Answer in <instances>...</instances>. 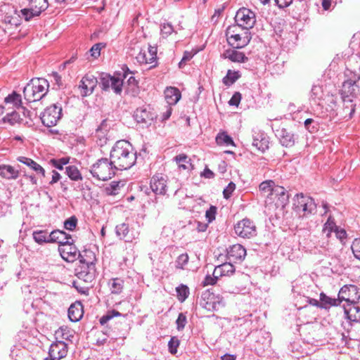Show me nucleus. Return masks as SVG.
<instances>
[{
  "label": "nucleus",
  "mask_w": 360,
  "mask_h": 360,
  "mask_svg": "<svg viewBox=\"0 0 360 360\" xmlns=\"http://www.w3.org/2000/svg\"><path fill=\"white\" fill-rule=\"evenodd\" d=\"M110 158L115 169H130L136 161V151L127 141H117L110 151Z\"/></svg>",
  "instance_id": "obj_1"
},
{
  "label": "nucleus",
  "mask_w": 360,
  "mask_h": 360,
  "mask_svg": "<svg viewBox=\"0 0 360 360\" xmlns=\"http://www.w3.org/2000/svg\"><path fill=\"white\" fill-rule=\"evenodd\" d=\"M49 84L44 78H34L23 89L24 98L29 103L44 98L49 91Z\"/></svg>",
  "instance_id": "obj_2"
},
{
  "label": "nucleus",
  "mask_w": 360,
  "mask_h": 360,
  "mask_svg": "<svg viewBox=\"0 0 360 360\" xmlns=\"http://www.w3.org/2000/svg\"><path fill=\"white\" fill-rule=\"evenodd\" d=\"M345 75L346 79L342 82V88L339 91L340 98L356 99L360 75L350 70H347Z\"/></svg>",
  "instance_id": "obj_3"
},
{
  "label": "nucleus",
  "mask_w": 360,
  "mask_h": 360,
  "mask_svg": "<svg viewBox=\"0 0 360 360\" xmlns=\"http://www.w3.org/2000/svg\"><path fill=\"white\" fill-rule=\"evenodd\" d=\"M115 168L112 161L108 158H101L94 163L90 169L92 176L101 181H107L111 179L115 174Z\"/></svg>",
  "instance_id": "obj_4"
},
{
  "label": "nucleus",
  "mask_w": 360,
  "mask_h": 360,
  "mask_svg": "<svg viewBox=\"0 0 360 360\" xmlns=\"http://www.w3.org/2000/svg\"><path fill=\"white\" fill-rule=\"evenodd\" d=\"M236 25L229 26L226 31V37L229 45L235 49H243L246 46L252 39L251 33L249 31H245L243 35L235 33Z\"/></svg>",
  "instance_id": "obj_5"
},
{
  "label": "nucleus",
  "mask_w": 360,
  "mask_h": 360,
  "mask_svg": "<svg viewBox=\"0 0 360 360\" xmlns=\"http://www.w3.org/2000/svg\"><path fill=\"white\" fill-rule=\"evenodd\" d=\"M139 229L140 225L138 222L131 224L124 222L116 226L115 233L120 239L131 243L139 238L140 235Z\"/></svg>",
  "instance_id": "obj_6"
},
{
  "label": "nucleus",
  "mask_w": 360,
  "mask_h": 360,
  "mask_svg": "<svg viewBox=\"0 0 360 360\" xmlns=\"http://www.w3.org/2000/svg\"><path fill=\"white\" fill-rule=\"evenodd\" d=\"M48 6L47 0H30L29 8L21 9L20 16L23 18L25 21H30L33 18L39 16Z\"/></svg>",
  "instance_id": "obj_7"
},
{
  "label": "nucleus",
  "mask_w": 360,
  "mask_h": 360,
  "mask_svg": "<svg viewBox=\"0 0 360 360\" xmlns=\"http://www.w3.org/2000/svg\"><path fill=\"white\" fill-rule=\"evenodd\" d=\"M356 108V99L341 98V101L336 108V115L340 120L348 121L354 117Z\"/></svg>",
  "instance_id": "obj_8"
},
{
  "label": "nucleus",
  "mask_w": 360,
  "mask_h": 360,
  "mask_svg": "<svg viewBox=\"0 0 360 360\" xmlns=\"http://www.w3.org/2000/svg\"><path fill=\"white\" fill-rule=\"evenodd\" d=\"M62 110L61 105L58 104L47 107L40 117L43 124L47 127L56 125L62 117Z\"/></svg>",
  "instance_id": "obj_9"
},
{
  "label": "nucleus",
  "mask_w": 360,
  "mask_h": 360,
  "mask_svg": "<svg viewBox=\"0 0 360 360\" xmlns=\"http://www.w3.org/2000/svg\"><path fill=\"white\" fill-rule=\"evenodd\" d=\"M200 304L208 311H217L224 306L222 297L214 295L210 290L202 293Z\"/></svg>",
  "instance_id": "obj_10"
},
{
  "label": "nucleus",
  "mask_w": 360,
  "mask_h": 360,
  "mask_svg": "<svg viewBox=\"0 0 360 360\" xmlns=\"http://www.w3.org/2000/svg\"><path fill=\"white\" fill-rule=\"evenodd\" d=\"M235 21L237 27H241L248 31L255 25V13L248 8H241L236 12Z\"/></svg>",
  "instance_id": "obj_11"
},
{
  "label": "nucleus",
  "mask_w": 360,
  "mask_h": 360,
  "mask_svg": "<svg viewBox=\"0 0 360 360\" xmlns=\"http://www.w3.org/2000/svg\"><path fill=\"white\" fill-rule=\"evenodd\" d=\"M99 84L103 91H108L111 88L116 94L120 95L122 91L123 79L102 73Z\"/></svg>",
  "instance_id": "obj_12"
},
{
  "label": "nucleus",
  "mask_w": 360,
  "mask_h": 360,
  "mask_svg": "<svg viewBox=\"0 0 360 360\" xmlns=\"http://www.w3.org/2000/svg\"><path fill=\"white\" fill-rule=\"evenodd\" d=\"M236 235L243 238H250L257 235V229L253 221L244 219L234 226Z\"/></svg>",
  "instance_id": "obj_13"
},
{
  "label": "nucleus",
  "mask_w": 360,
  "mask_h": 360,
  "mask_svg": "<svg viewBox=\"0 0 360 360\" xmlns=\"http://www.w3.org/2000/svg\"><path fill=\"white\" fill-rule=\"evenodd\" d=\"M340 302H347V304H356L360 299L359 288L354 285H345L342 287L338 293Z\"/></svg>",
  "instance_id": "obj_14"
},
{
  "label": "nucleus",
  "mask_w": 360,
  "mask_h": 360,
  "mask_svg": "<svg viewBox=\"0 0 360 360\" xmlns=\"http://www.w3.org/2000/svg\"><path fill=\"white\" fill-rule=\"evenodd\" d=\"M58 251L61 257L68 262L76 261L79 257V251L73 244V240H66L65 243L59 245Z\"/></svg>",
  "instance_id": "obj_15"
},
{
  "label": "nucleus",
  "mask_w": 360,
  "mask_h": 360,
  "mask_svg": "<svg viewBox=\"0 0 360 360\" xmlns=\"http://www.w3.org/2000/svg\"><path fill=\"white\" fill-rule=\"evenodd\" d=\"M75 276L85 283H91L96 278V266L79 264L75 269Z\"/></svg>",
  "instance_id": "obj_16"
},
{
  "label": "nucleus",
  "mask_w": 360,
  "mask_h": 360,
  "mask_svg": "<svg viewBox=\"0 0 360 360\" xmlns=\"http://www.w3.org/2000/svg\"><path fill=\"white\" fill-rule=\"evenodd\" d=\"M98 81L92 75H86L79 82L78 89L81 96L86 97L91 95L97 85Z\"/></svg>",
  "instance_id": "obj_17"
},
{
  "label": "nucleus",
  "mask_w": 360,
  "mask_h": 360,
  "mask_svg": "<svg viewBox=\"0 0 360 360\" xmlns=\"http://www.w3.org/2000/svg\"><path fill=\"white\" fill-rule=\"evenodd\" d=\"M134 117L138 123L148 127L151 125L156 115L146 108H139L134 111Z\"/></svg>",
  "instance_id": "obj_18"
},
{
  "label": "nucleus",
  "mask_w": 360,
  "mask_h": 360,
  "mask_svg": "<svg viewBox=\"0 0 360 360\" xmlns=\"http://www.w3.org/2000/svg\"><path fill=\"white\" fill-rule=\"evenodd\" d=\"M245 256L246 250L240 244L233 245L227 249L226 257L230 262H241L245 259Z\"/></svg>",
  "instance_id": "obj_19"
},
{
  "label": "nucleus",
  "mask_w": 360,
  "mask_h": 360,
  "mask_svg": "<svg viewBox=\"0 0 360 360\" xmlns=\"http://www.w3.org/2000/svg\"><path fill=\"white\" fill-rule=\"evenodd\" d=\"M275 134L283 146L288 148L295 145V137L291 131L285 128L278 129L276 130Z\"/></svg>",
  "instance_id": "obj_20"
},
{
  "label": "nucleus",
  "mask_w": 360,
  "mask_h": 360,
  "mask_svg": "<svg viewBox=\"0 0 360 360\" xmlns=\"http://www.w3.org/2000/svg\"><path fill=\"white\" fill-rule=\"evenodd\" d=\"M148 55L150 56L149 60H148L146 51L141 49L136 58L139 63L150 64V68L155 67L157 59V47L149 45Z\"/></svg>",
  "instance_id": "obj_21"
},
{
  "label": "nucleus",
  "mask_w": 360,
  "mask_h": 360,
  "mask_svg": "<svg viewBox=\"0 0 360 360\" xmlns=\"http://www.w3.org/2000/svg\"><path fill=\"white\" fill-rule=\"evenodd\" d=\"M269 138L264 131H253L252 145L259 150L264 152L269 148Z\"/></svg>",
  "instance_id": "obj_22"
},
{
  "label": "nucleus",
  "mask_w": 360,
  "mask_h": 360,
  "mask_svg": "<svg viewBox=\"0 0 360 360\" xmlns=\"http://www.w3.org/2000/svg\"><path fill=\"white\" fill-rule=\"evenodd\" d=\"M150 187L155 194L165 195L167 191V180L162 176L155 175L150 180Z\"/></svg>",
  "instance_id": "obj_23"
},
{
  "label": "nucleus",
  "mask_w": 360,
  "mask_h": 360,
  "mask_svg": "<svg viewBox=\"0 0 360 360\" xmlns=\"http://www.w3.org/2000/svg\"><path fill=\"white\" fill-rule=\"evenodd\" d=\"M345 318L352 323H360V307L356 304H347L344 306Z\"/></svg>",
  "instance_id": "obj_24"
},
{
  "label": "nucleus",
  "mask_w": 360,
  "mask_h": 360,
  "mask_svg": "<svg viewBox=\"0 0 360 360\" xmlns=\"http://www.w3.org/2000/svg\"><path fill=\"white\" fill-rule=\"evenodd\" d=\"M223 58H227L234 63H245L248 60V58L243 52L236 51L234 49L226 50L221 55Z\"/></svg>",
  "instance_id": "obj_25"
},
{
  "label": "nucleus",
  "mask_w": 360,
  "mask_h": 360,
  "mask_svg": "<svg viewBox=\"0 0 360 360\" xmlns=\"http://www.w3.org/2000/svg\"><path fill=\"white\" fill-rule=\"evenodd\" d=\"M181 96L180 91L176 87H167L165 91V100L169 105L177 103Z\"/></svg>",
  "instance_id": "obj_26"
},
{
  "label": "nucleus",
  "mask_w": 360,
  "mask_h": 360,
  "mask_svg": "<svg viewBox=\"0 0 360 360\" xmlns=\"http://www.w3.org/2000/svg\"><path fill=\"white\" fill-rule=\"evenodd\" d=\"M83 316V307L80 302H76L68 309V317L72 322L79 321Z\"/></svg>",
  "instance_id": "obj_27"
},
{
  "label": "nucleus",
  "mask_w": 360,
  "mask_h": 360,
  "mask_svg": "<svg viewBox=\"0 0 360 360\" xmlns=\"http://www.w3.org/2000/svg\"><path fill=\"white\" fill-rule=\"evenodd\" d=\"M0 176L8 180L16 179L19 176V169L11 165H1Z\"/></svg>",
  "instance_id": "obj_28"
},
{
  "label": "nucleus",
  "mask_w": 360,
  "mask_h": 360,
  "mask_svg": "<svg viewBox=\"0 0 360 360\" xmlns=\"http://www.w3.org/2000/svg\"><path fill=\"white\" fill-rule=\"evenodd\" d=\"M49 243H58L59 245L65 243L66 240L71 239V236L63 231L55 230L49 234Z\"/></svg>",
  "instance_id": "obj_29"
},
{
  "label": "nucleus",
  "mask_w": 360,
  "mask_h": 360,
  "mask_svg": "<svg viewBox=\"0 0 360 360\" xmlns=\"http://www.w3.org/2000/svg\"><path fill=\"white\" fill-rule=\"evenodd\" d=\"M77 259H79V264L96 266V258L95 253L90 250H84L79 252Z\"/></svg>",
  "instance_id": "obj_30"
},
{
  "label": "nucleus",
  "mask_w": 360,
  "mask_h": 360,
  "mask_svg": "<svg viewBox=\"0 0 360 360\" xmlns=\"http://www.w3.org/2000/svg\"><path fill=\"white\" fill-rule=\"evenodd\" d=\"M232 262H225L215 267L214 273L215 275L219 277L224 276H231L235 272V267L231 264Z\"/></svg>",
  "instance_id": "obj_31"
},
{
  "label": "nucleus",
  "mask_w": 360,
  "mask_h": 360,
  "mask_svg": "<svg viewBox=\"0 0 360 360\" xmlns=\"http://www.w3.org/2000/svg\"><path fill=\"white\" fill-rule=\"evenodd\" d=\"M18 160L35 171L37 174H41L42 176H45V170L44 168L33 160L26 157H19Z\"/></svg>",
  "instance_id": "obj_32"
},
{
  "label": "nucleus",
  "mask_w": 360,
  "mask_h": 360,
  "mask_svg": "<svg viewBox=\"0 0 360 360\" xmlns=\"http://www.w3.org/2000/svg\"><path fill=\"white\" fill-rule=\"evenodd\" d=\"M305 200H307V202L302 207L300 217H307L308 215L314 213L316 211V205L315 204L314 199L309 197L305 198Z\"/></svg>",
  "instance_id": "obj_33"
},
{
  "label": "nucleus",
  "mask_w": 360,
  "mask_h": 360,
  "mask_svg": "<svg viewBox=\"0 0 360 360\" xmlns=\"http://www.w3.org/2000/svg\"><path fill=\"white\" fill-rule=\"evenodd\" d=\"M241 75L239 71H233L229 70L226 76L222 79L223 84L226 86L233 84L240 77Z\"/></svg>",
  "instance_id": "obj_34"
},
{
  "label": "nucleus",
  "mask_w": 360,
  "mask_h": 360,
  "mask_svg": "<svg viewBox=\"0 0 360 360\" xmlns=\"http://www.w3.org/2000/svg\"><path fill=\"white\" fill-rule=\"evenodd\" d=\"M124 280L120 278H112L109 282L111 293L115 295L120 294L124 288Z\"/></svg>",
  "instance_id": "obj_35"
},
{
  "label": "nucleus",
  "mask_w": 360,
  "mask_h": 360,
  "mask_svg": "<svg viewBox=\"0 0 360 360\" xmlns=\"http://www.w3.org/2000/svg\"><path fill=\"white\" fill-rule=\"evenodd\" d=\"M320 301L321 302V308L325 309L330 306H338L341 303L339 297L338 299L331 298L323 292L320 294Z\"/></svg>",
  "instance_id": "obj_36"
},
{
  "label": "nucleus",
  "mask_w": 360,
  "mask_h": 360,
  "mask_svg": "<svg viewBox=\"0 0 360 360\" xmlns=\"http://www.w3.org/2000/svg\"><path fill=\"white\" fill-rule=\"evenodd\" d=\"M309 198L308 195H304L303 193L297 194L293 199V209L294 210L301 216L302 207L304 205L307 200L305 198Z\"/></svg>",
  "instance_id": "obj_37"
},
{
  "label": "nucleus",
  "mask_w": 360,
  "mask_h": 360,
  "mask_svg": "<svg viewBox=\"0 0 360 360\" xmlns=\"http://www.w3.org/2000/svg\"><path fill=\"white\" fill-rule=\"evenodd\" d=\"M274 194L278 197V200L283 206L285 205L288 202L289 195L285 188L283 186H276L274 188Z\"/></svg>",
  "instance_id": "obj_38"
},
{
  "label": "nucleus",
  "mask_w": 360,
  "mask_h": 360,
  "mask_svg": "<svg viewBox=\"0 0 360 360\" xmlns=\"http://www.w3.org/2000/svg\"><path fill=\"white\" fill-rule=\"evenodd\" d=\"M4 102L6 103H11L15 108H19L22 104L21 95L15 91H13L5 98Z\"/></svg>",
  "instance_id": "obj_39"
},
{
  "label": "nucleus",
  "mask_w": 360,
  "mask_h": 360,
  "mask_svg": "<svg viewBox=\"0 0 360 360\" xmlns=\"http://www.w3.org/2000/svg\"><path fill=\"white\" fill-rule=\"evenodd\" d=\"M216 142L218 145L235 146L232 138L225 131L217 134L216 136Z\"/></svg>",
  "instance_id": "obj_40"
},
{
  "label": "nucleus",
  "mask_w": 360,
  "mask_h": 360,
  "mask_svg": "<svg viewBox=\"0 0 360 360\" xmlns=\"http://www.w3.org/2000/svg\"><path fill=\"white\" fill-rule=\"evenodd\" d=\"M34 241L39 244L49 243V237L46 231H35L32 233Z\"/></svg>",
  "instance_id": "obj_41"
},
{
  "label": "nucleus",
  "mask_w": 360,
  "mask_h": 360,
  "mask_svg": "<svg viewBox=\"0 0 360 360\" xmlns=\"http://www.w3.org/2000/svg\"><path fill=\"white\" fill-rule=\"evenodd\" d=\"M65 172L69 178L73 181H79L82 179V174L78 168L75 165L68 166L65 168Z\"/></svg>",
  "instance_id": "obj_42"
},
{
  "label": "nucleus",
  "mask_w": 360,
  "mask_h": 360,
  "mask_svg": "<svg viewBox=\"0 0 360 360\" xmlns=\"http://www.w3.org/2000/svg\"><path fill=\"white\" fill-rule=\"evenodd\" d=\"M110 128V127L108 120H103L96 130V136H98L101 140L102 138H105Z\"/></svg>",
  "instance_id": "obj_43"
},
{
  "label": "nucleus",
  "mask_w": 360,
  "mask_h": 360,
  "mask_svg": "<svg viewBox=\"0 0 360 360\" xmlns=\"http://www.w3.org/2000/svg\"><path fill=\"white\" fill-rule=\"evenodd\" d=\"M176 292L177 293V297L179 301L183 302L189 295V288L187 285L181 284L176 288Z\"/></svg>",
  "instance_id": "obj_44"
},
{
  "label": "nucleus",
  "mask_w": 360,
  "mask_h": 360,
  "mask_svg": "<svg viewBox=\"0 0 360 360\" xmlns=\"http://www.w3.org/2000/svg\"><path fill=\"white\" fill-rule=\"evenodd\" d=\"M275 187H276L275 183L272 180L264 181L262 182L259 186V190L262 192H264V193H266L268 194H274Z\"/></svg>",
  "instance_id": "obj_45"
},
{
  "label": "nucleus",
  "mask_w": 360,
  "mask_h": 360,
  "mask_svg": "<svg viewBox=\"0 0 360 360\" xmlns=\"http://www.w3.org/2000/svg\"><path fill=\"white\" fill-rule=\"evenodd\" d=\"M336 226L333 219H332L331 217H329L327 221L324 224L323 228V233L326 234V237H330L331 233L335 232Z\"/></svg>",
  "instance_id": "obj_46"
},
{
  "label": "nucleus",
  "mask_w": 360,
  "mask_h": 360,
  "mask_svg": "<svg viewBox=\"0 0 360 360\" xmlns=\"http://www.w3.org/2000/svg\"><path fill=\"white\" fill-rule=\"evenodd\" d=\"M121 186H123V184L121 185L120 181H113L109 184V186L105 187V193L108 195H116Z\"/></svg>",
  "instance_id": "obj_47"
},
{
  "label": "nucleus",
  "mask_w": 360,
  "mask_h": 360,
  "mask_svg": "<svg viewBox=\"0 0 360 360\" xmlns=\"http://www.w3.org/2000/svg\"><path fill=\"white\" fill-rule=\"evenodd\" d=\"M138 82L134 77L131 76L127 80V86H126V92L135 94L138 91L137 88Z\"/></svg>",
  "instance_id": "obj_48"
},
{
  "label": "nucleus",
  "mask_w": 360,
  "mask_h": 360,
  "mask_svg": "<svg viewBox=\"0 0 360 360\" xmlns=\"http://www.w3.org/2000/svg\"><path fill=\"white\" fill-rule=\"evenodd\" d=\"M323 97V91L320 86H313L311 90L310 98L315 103Z\"/></svg>",
  "instance_id": "obj_49"
},
{
  "label": "nucleus",
  "mask_w": 360,
  "mask_h": 360,
  "mask_svg": "<svg viewBox=\"0 0 360 360\" xmlns=\"http://www.w3.org/2000/svg\"><path fill=\"white\" fill-rule=\"evenodd\" d=\"M175 160L179 165V168H182L183 169H186L188 168L187 164L189 163L190 159L186 155L180 154L175 157Z\"/></svg>",
  "instance_id": "obj_50"
},
{
  "label": "nucleus",
  "mask_w": 360,
  "mask_h": 360,
  "mask_svg": "<svg viewBox=\"0 0 360 360\" xmlns=\"http://www.w3.org/2000/svg\"><path fill=\"white\" fill-rule=\"evenodd\" d=\"M20 120V115L18 112L13 111L11 113H8L4 118L3 121L4 122H8L11 124H14L16 122H18Z\"/></svg>",
  "instance_id": "obj_51"
},
{
  "label": "nucleus",
  "mask_w": 360,
  "mask_h": 360,
  "mask_svg": "<svg viewBox=\"0 0 360 360\" xmlns=\"http://www.w3.org/2000/svg\"><path fill=\"white\" fill-rule=\"evenodd\" d=\"M122 316V314L116 310H112L107 312L106 314L103 316L100 319V323L101 325L105 324L109 320L112 319L113 317L115 316Z\"/></svg>",
  "instance_id": "obj_52"
},
{
  "label": "nucleus",
  "mask_w": 360,
  "mask_h": 360,
  "mask_svg": "<svg viewBox=\"0 0 360 360\" xmlns=\"http://www.w3.org/2000/svg\"><path fill=\"white\" fill-rule=\"evenodd\" d=\"M69 160L70 158H62L58 160L52 159L50 162L54 167L59 170H62L63 169V166L67 165L69 162Z\"/></svg>",
  "instance_id": "obj_53"
},
{
  "label": "nucleus",
  "mask_w": 360,
  "mask_h": 360,
  "mask_svg": "<svg viewBox=\"0 0 360 360\" xmlns=\"http://www.w3.org/2000/svg\"><path fill=\"white\" fill-rule=\"evenodd\" d=\"M77 218L72 216L64 221V228L68 231H73L77 226Z\"/></svg>",
  "instance_id": "obj_54"
},
{
  "label": "nucleus",
  "mask_w": 360,
  "mask_h": 360,
  "mask_svg": "<svg viewBox=\"0 0 360 360\" xmlns=\"http://www.w3.org/2000/svg\"><path fill=\"white\" fill-rule=\"evenodd\" d=\"M105 46V43L95 44L89 50L91 56L94 58H97L101 55V50L103 48H104Z\"/></svg>",
  "instance_id": "obj_55"
},
{
  "label": "nucleus",
  "mask_w": 360,
  "mask_h": 360,
  "mask_svg": "<svg viewBox=\"0 0 360 360\" xmlns=\"http://www.w3.org/2000/svg\"><path fill=\"white\" fill-rule=\"evenodd\" d=\"M188 255L186 253L180 255L176 260V267L183 269L184 266L188 262Z\"/></svg>",
  "instance_id": "obj_56"
},
{
  "label": "nucleus",
  "mask_w": 360,
  "mask_h": 360,
  "mask_svg": "<svg viewBox=\"0 0 360 360\" xmlns=\"http://www.w3.org/2000/svg\"><path fill=\"white\" fill-rule=\"evenodd\" d=\"M174 32L172 24L167 22L161 25L160 32L163 37H167Z\"/></svg>",
  "instance_id": "obj_57"
},
{
  "label": "nucleus",
  "mask_w": 360,
  "mask_h": 360,
  "mask_svg": "<svg viewBox=\"0 0 360 360\" xmlns=\"http://www.w3.org/2000/svg\"><path fill=\"white\" fill-rule=\"evenodd\" d=\"M351 248L355 258L360 260V238L354 240Z\"/></svg>",
  "instance_id": "obj_58"
},
{
  "label": "nucleus",
  "mask_w": 360,
  "mask_h": 360,
  "mask_svg": "<svg viewBox=\"0 0 360 360\" xmlns=\"http://www.w3.org/2000/svg\"><path fill=\"white\" fill-rule=\"evenodd\" d=\"M179 345V340L176 337H172L168 342L169 350L171 354H174L177 352Z\"/></svg>",
  "instance_id": "obj_59"
},
{
  "label": "nucleus",
  "mask_w": 360,
  "mask_h": 360,
  "mask_svg": "<svg viewBox=\"0 0 360 360\" xmlns=\"http://www.w3.org/2000/svg\"><path fill=\"white\" fill-rule=\"evenodd\" d=\"M219 276L215 275L214 271H213L212 276L207 275L202 282L203 286H207L209 285H214L217 283V279L219 278Z\"/></svg>",
  "instance_id": "obj_60"
},
{
  "label": "nucleus",
  "mask_w": 360,
  "mask_h": 360,
  "mask_svg": "<svg viewBox=\"0 0 360 360\" xmlns=\"http://www.w3.org/2000/svg\"><path fill=\"white\" fill-rule=\"evenodd\" d=\"M235 189L236 184L233 182L231 181L223 191L224 198L225 199H229L231 196Z\"/></svg>",
  "instance_id": "obj_61"
},
{
  "label": "nucleus",
  "mask_w": 360,
  "mask_h": 360,
  "mask_svg": "<svg viewBox=\"0 0 360 360\" xmlns=\"http://www.w3.org/2000/svg\"><path fill=\"white\" fill-rule=\"evenodd\" d=\"M186 322V316L183 313H180L176 321L177 330H182L184 328Z\"/></svg>",
  "instance_id": "obj_62"
},
{
  "label": "nucleus",
  "mask_w": 360,
  "mask_h": 360,
  "mask_svg": "<svg viewBox=\"0 0 360 360\" xmlns=\"http://www.w3.org/2000/svg\"><path fill=\"white\" fill-rule=\"evenodd\" d=\"M60 346L62 347H65V344L63 342H60L57 344H52L50 347L49 354L53 359L57 354L58 352L60 350Z\"/></svg>",
  "instance_id": "obj_63"
},
{
  "label": "nucleus",
  "mask_w": 360,
  "mask_h": 360,
  "mask_svg": "<svg viewBox=\"0 0 360 360\" xmlns=\"http://www.w3.org/2000/svg\"><path fill=\"white\" fill-rule=\"evenodd\" d=\"M241 94L239 92H236L233 96L231 98V99L229 100V104L230 105H233V106H238L240 102V100H241Z\"/></svg>",
  "instance_id": "obj_64"
}]
</instances>
